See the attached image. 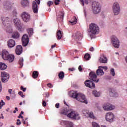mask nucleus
Returning <instances> with one entry per match:
<instances>
[{
  "label": "nucleus",
  "instance_id": "54",
  "mask_svg": "<svg viewBox=\"0 0 127 127\" xmlns=\"http://www.w3.org/2000/svg\"><path fill=\"white\" fill-rule=\"evenodd\" d=\"M68 70H69V71H75V68H68Z\"/></svg>",
  "mask_w": 127,
  "mask_h": 127
},
{
  "label": "nucleus",
  "instance_id": "51",
  "mask_svg": "<svg viewBox=\"0 0 127 127\" xmlns=\"http://www.w3.org/2000/svg\"><path fill=\"white\" fill-rule=\"evenodd\" d=\"M55 107L57 109H59V107H60V104L59 103L56 104Z\"/></svg>",
  "mask_w": 127,
  "mask_h": 127
},
{
  "label": "nucleus",
  "instance_id": "31",
  "mask_svg": "<svg viewBox=\"0 0 127 127\" xmlns=\"http://www.w3.org/2000/svg\"><path fill=\"white\" fill-rule=\"evenodd\" d=\"M87 117H88V118H90V119H92L93 120L96 119V117H95L94 113L92 111L89 112L88 113Z\"/></svg>",
  "mask_w": 127,
  "mask_h": 127
},
{
  "label": "nucleus",
  "instance_id": "21",
  "mask_svg": "<svg viewBox=\"0 0 127 127\" xmlns=\"http://www.w3.org/2000/svg\"><path fill=\"white\" fill-rule=\"evenodd\" d=\"M5 29L6 32L8 33H12V28H11V25L9 23H7V25H5Z\"/></svg>",
  "mask_w": 127,
  "mask_h": 127
},
{
  "label": "nucleus",
  "instance_id": "25",
  "mask_svg": "<svg viewBox=\"0 0 127 127\" xmlns=\"http://www.w3.org/2000/svg\"><path fill=\"white\" fill-rule=\"evenodd\" d=\"M21 4L23 7H25L29 4V1H28V0H22Z\"/></svg>",
  "mask_w": 127,
  "mask_h": 127
},
{
  "label": "nucleus",
  "instance_id": "44",
  "mask_svg": "<svg viewBox=\"0 0 127 127\" xmlns=\"http://www.w3.org/2000/svg\"><path fill=\"white\" fill-rule=\"evenodd\" d=\"M60 15L61 16V18H62V19H63V18L64 17V11H60Z\"/></svg>",
  "mask_w": 127,
  "mask_h": 127
},
{
  "label": "nucleus",
  "instance_id": "50",
  "mask_svg": "<svg viewBox=\"0 0 127 127\" xmlns=\"http://www.w3.org/2000/svg\"><path fill=\"white\" fill-rule=\"evenodd\" d=\"M20 89L23 90V92H25V91H26V88H24L23 86H21Z\"/></svg>",
  "mask_w": 127,
  "mask_h": 127
},
{
  "label": "nucleus",
  "instance_id": "40",
  "mask_svg": "<svg viewBox=\"0 0 127 127\" xmlns=\"http://www.w3.org/2000/svg\"><path fill=\"white\" fill-rule=\"evenodd\" d=\"M110 74L113 76V77H115L116 75V72H115V69L111 68L110 70Z\"/></svg>",
  "mask_w": 127,
  "mask_h": 127
},
{
  "label": "nucleus",
  "instance_id": "8",
  "mask_svg": "<svg viewBox=\"0 0 127 127\" xmlns=\"http://www.w3.org/2000/svg\"><path fill=\"white\" fill-rule=\"evenodd\" d=\"M40 0H35V1H33L32 9L34 13H38V5L37 3L38 4H40Z\"/></svg>",
  "mask_w": 127,
  "mask_h": 127
},
{
  "label": "nucleus",
  "instance_id": "24",
  "mask_svg": "<svg viewBox=\"0 0 127 127\" xmlns=\"http://www.w3.org/2000/svg\"><path fill=\"white\" fill-rule=\"evenodd\" d=\"M14 58L15 57L13 55L10 54V55L8 56L6 60L8 61L9 63H12V62H13V61H14Z\"/></svg>",
  "mask_w": 127,
  "mask_h": 127
},
{
  "label": "nucleus",
  "instance_id": "62",
  "mask_svg": "<svg viewBox=\"0 0 127 127\" xmlns=\"http://www.w3.org/2000/svg\"><path fill=\"white\" fill-rule=\"evenodd\" d=\"M6 99H7V100L8 101H9V100H10V98L9 97V96H6Z\"/></svg>",
  "mask_w": 127,
  "mask_h": 127
},
{
  "label": "nucleus",
  "instance_id": "13",
  "mask_svg": "<svg viewBox=\"0 0 127 127\" xmlns=\"http://www.w3.org/2000/svg\"><path fill=\"white\" fill-rule=\"evenodd\" d=\"M21 17L25 22H28L30 20V15L26 12H23L22 13Z\"/></svg>",
  "mask_w": 127,
  "mask_h": 127
},
{
  "label": "nucleus",
  "instance_id": "39",
  "mask_svg": "<svg viewBox=\"0 0 127 127\" xmlns=\"http://www.w3.org/2000/svg\"><path fill=\"white\" fill-rule=\"evenodd\" d=\"M91 58V56H90V54H86L84 56V59L85 60H90Z\"/></svg>",
  "mask_w": 127,
  "mask_h": 127
},
{
  "label": "nucleus",
  "instance_id": "48",
  "mask_svg": "<svg viewBox=\"0 0 127 127\" xmlns=\"http://www.w3.org/2000/svg\"><path fill=\"white\" fill-rule=\"evenodd\" d=\"M19 95L22 97V98H24V95H23V93L22 91H19L18 92Z\"/></svg>",
  "mask_w": 127,
  "mask_h": 127
},
{
  "label": "nucleus",
  "instance_id": "1",
  "mask_svg": "<svg viewBox=\"0 0 127 127\" xmlns=\"http://www.w3.org/2000/svg\"><path fill=\"white\" fill-rule=\"evenodd\" d=\"M69 96L73 99H76L77 101L81 102V103H84V104H88V101L86 99V96L84 94L78 93L77 91H71L69 93Z\"/></svg>",
  "mask_w": 127,
  "mask_h": 127
},
{
  "label": "nucleus",
  "instance_id": "29",
  "mask_svg": "<svg viewBox=\"0 0 127 127\" xmlns=\"http://www.w3.org/2000/svg\"><path fill=\"white\" fill-rule=\"evenodd\" d=\"M56 36L58 40H60L62 38V32L60 30L58 31Z\"/></svg>",
  "mask_w": 127,
  "mask_h": 127
},
{
  "label": "nucleus",
  "instance_id": "7",
  "mask_svg": "<svg viewBox=\"0 0 127 127\" xmlns=\"http://www.w3.org/2000/svg\"><path fill=\"white\" fill-rule=\"evenodd\" d=\"M89 80H90V81H92L93 82H95V83H98L100 81V79L97 78L96 72L94 71H91L89 73Z\"/></svg>",
  "mask_w": 127,
  "mask_h": 127
},
{
  "label": "nucleus",
  "instance_id": "32",
  "mask_svg": "<svg viewBox=\"0 0 127 127\" xmlns=\"http://www.w3.org/2000/svg\"><path fill=\"white\" fill-rule=\"evenodd\" d=\"M63 123L64 124V125H67V127H73V123L72 122L64 121Z\"/></svg>",
  "mask_w": 127,
  "mask_h": 127
},
{
  "label": "nucleus",
  "instance_id": "63",
  "mask_svg": "<svg viewBox=\"0 0 127 127\" xmlns=\"http://www.w3.org/2000/svg\"><path fill=\"white\" fill-rule=\"evenodd\" d=\"M83 6H84V0H80Z\"/></svg>",
  "mask_w": 127,
  "mask_h": 127
},
{
  "label": "nucleus",
  "instance_id": "16",
  "mask_svg": "<svg viewBox=\"0 0 127 127\" xmlns=\"http://www.w3.org/2000/svg\"><path fill=\"white\" fill-rule=\"evenodd\" d=\"M99 62L100 63H104V64H106L108 63V59H107V57H106L105 55L102 54L100 56Z\"/></svg>",
  "mask_w": 127,
  "mask_h": 127
},
{
  "label": "nucleus",
  "instance_id": "3",
  "mask_svg": "<svg viewBox=\"0 0 127 127\" xmlns=\"http://www.w3.org/2000/svg\"><path fill=\"white\" fill-rule=\"evenodd\" d=\"M100 32V27L97 24L92 23L89 25L88 34L91 38H93L96 34H99Z\"/></svg>",
  "mask_w": 127,
  "mask_h": 127
},
{
  "label": "nucleus",
  "instance_id": "11",
  "mask_svg": "<svg viewBox=\"0 0 127 127\" xmlns=\"http://www.w3.org/2000/svg\"><path fill=\"white\" fill-rule=\"evenodd\" d=\"M84 84L86 87H88L90 89H95L96 88V85L93 82L92 80H86L84 82Z\"/></svg>",
  "mask_w": 127,
  "mask_h": 127
},
{
  "label": "nucleus",
  "instance_id": "9",
  "mask_svg": "<svg viewBox=\"0 0 127 127\" xmlns=\"http://www.w3.org/2000/svg\"><path fill=\"white\" fill-rule=\"evenodd\" d=\"M9 79V75L6 72H1V80L2 83H6Z\"/></svg>",
  "mask_w": 127,
  "mask_h": 127
},
{
  "label": "nucleus",
  "instance_id": "22",
  "mask_svg": "<svg viewBox=\"0 0 127 127\" xmlns=\"http://www.w3.org/2000/svg\"><path fill=\"white\" fill-rule=\"evenodd\" d=\"M115 108V107L114 105H106L103 107L105 111H112V110H114Z\"/></svg>",
  "mask_w": 127,
  "mask_h": 127
},
{
  "label": "nucleus",
  "instance_id": "46",
  "mask_svg": "<svg viewBox=\"0 0 127 127\" xmlns=\"http://www.w3.org/2000/svg\"><path fill=\"white\" fill-rule=\"evenodd\" d=\"M5 105V103L3 102V100H1L0 102V106L2 107L3 106H4Z\"/></svg>",
  "mask_w": 127,
  "mask_h": 127
},
{
  "label": "nucleus",
  "instance_id": "37",
  "mask_svg": "<svg viewBox=\"0 0 127 127\" xmlns=\"http://www.w3.org/2000/svg\"><path fill=\"white\" fill-rule=\"evenodd\" d=\"M64 72L63 71H61L59 74V79H62L64 78Z\"/></svg>",
  "mask_w": 127,
  "mask_h": 127
},
{
  "label": "nucleus",
  "instance_id": "18",
  "mask_svg": "<svg viewBox=\"0 0 127 127\" xmlns=\"http://www.w3.org/2000/svg\"><path fill=\"white\" fill-rule=\"evenodd\" d=\"M7 43V46L9 48H12V47H14V46H15V41L13 39L9 40Z\"/></svg>",
  "mask_w": 127,
  "mask_h": 127
},
{
  "label": "nucleus",
  "instance_id": "14",
  "mask_svg": "<svg viewBox=\"0 0 127 127\" xmlns=\"http://www.w3.org/2000/svg\"><path fill=\"white\" fill-rule=\"evenodd\" d=\"M22 42L23 46H27V44L29 42V39L28 38V36L26 34L23 35L22 37Z\"/></svg>",
  "mask_w": 127,
  "mask_h": 127
},
{
  "label": "nucleus",
  "instance_id": "17",
  "mask_svg": "<svg viewBox=\"0 0 127 127\" xmlns=\"http://www.w3.org/2000/svg\"><path fill=\"white\" fill-rule=\"evenodd\" d=\"M9 53L6 50H3L1 53V56L3 60H6L7 58L9 56Z\"/></svg>",
  "mask_w": 127,
  "mask_h": 127
},
{
  "label": "nucleus",
  "instance_id": "41",
  "mask_svg": "<svg viewBox=\"0 0 127 127\" xmlns=\"http://www.w3.org/2000/svg\"><path fill=\"white\" fill-rule=\"evenodd\" d=\"M98 68H100L101 70H104L105 71H107L108 70V66H100Z\"/></svg>",
  "mask_w": 127,
  "mask_h": 127
},
{
  "label": "nucleus",
  "instance_id": "42",
  "mask_svg": "<svg viewBox=\"0 0 127 127\" xmlns=\"http://www.w3.org/2000/svg\"><path fill=\"white\" fill-rule=\"evenodd\" d=\"M89 111L86 110H83L82 113L85 115V116H88Z\"/></svg>",
  "mask_w": 127,
  "mask_h": 127
},
{
  "label": "nucleus",
  "instance_id": "58",
  "mask_svg": "<svg viewBox=\"0 0 127 127\" xmlns=\"http://www.w3.org/2000/svg\"><path fill=\"white\" fill-rule=\"evenodd\" d=\"M18 119H23V116H21V114H19V116L18 117Z\"/></svg>",
  "mask_w": 127,
  "mask_h": 127
},
{
  "label": "nucleus",
  "instance_id": "4",
  "mask_svg": "<svg viewBox=\"0 0 127 127\" xmlns=\"http://www.w3.org/2000/svg\"><path fill=\"white\" fill-rule=\"evenodd\" d=\"M112 10L114 15H119L121 12V6L118 2H115L112 6Z\"/></svg>",
  "mask_w": 127,
  "mask_h": 127
},
{
  "label": "nucleus",
  "instance_id": "64",
  "mask_svg": "<svg viewBox=\"0 0 127 127\" xmlns=\"http://www.w3.org/2000/svg\"><path fill=\"white\" fill-rule=\"evenodd\" d=\"M54 47H56V44H55L54 45H52L51 47L52 48H54Z\"/></svg>",
  "mask_w": 127,
  "mask_h": 127
},
{
  "label": "nucleus",
  "instance_id": "10",
  "mask_svg": "<svg viewBox=\"0 0 127 127\" xmlns=\"http://www.w3.org/2000/svg\"><path fill=\"white\" fill-rule=\"evenodd\" d=\"M114 119H115V115L111 112L107 113L106 115V120L109 123H113L114 122Z\"/></svg>",
  "mask_w": 127,
  "mask_h": 127
},
{
  "label": "nucleus",
  "instance_id": "30",
  "mask_svg": "<svg viewBox=\"0 0 127 127\" xmlns=\"http://www.w3.org/2000/svg\"><path fill=\"white\" fill-rule=\"evenodd\" d=\"M7 66L5 64L1 63L0 64V70H5Z\"/></svg>",
  "mask_w": 127,
  "mask_h": 127
},
{
  "label": "nucleus",
  "instance_id": "38",
  "mask_svg": "<svg viewBox=\"0 0 127 127\" xmlns=\"http://www.w3.org/2000/svg\"><path fill=\"white\" fill-rule=\"evenodd\" d=\"M23 58H20L19 59V64L20 65V66H21V68L22 67V66H23Z\"/></svg>",
  "mask_w": 127,
  "mask_h": 127
},
{
  "label": "nucleus",
  "instance_id": "43",
  "mask_svg": "<svg viewBox=\"0 0 127 127\" xmlns=\"http://www.w3.org/2000/svg\"><path fill=\"white\" fill-rule=\"evenodd\" d=\"M92 127H100V126L98 124H97L96 123L93 122L92 123Z\"/></svg>",
  "mask_w": 127,
  "mask_h": 127
},
{
  "label": "nucleus",
  "instance_id": "52",
  "mask_svg": "<svg viewBox=\"0 0 127 127\" xmlns=\"http://www.w3.org/2000/svg\"><path fill=\"white\" fill-rule=\"evenodd\" d=\"M78 70L79 72H81L82 70H83V68H82V66L81 65H79L78 67Z\"/></svg>",
  "mask_w": 127,
  "mask_h": 127
},
{
  "label": "nucleus",
  "instance_id": "15",
  "mask_svg": "<svg viewBox=\"0 0 127 127\" xmlns=\"http://www.w3.org/2000/svg\"><path fill=\"white\" fill-rule=\"evenodd\" d=\"M1 20L4 26L7 25V23H9V24H11V23L10 18H8V17H2Z\"/></svg>",
  "mask_w": 127,
  "mask_h": 127
},
{
  "label": "nucleus",
  "instance_id": "53",
  "mask_svg": "<svg viewBox=\"0 0 127 127\" xmlns=\"http://www.w3.org/2000/svg\"><path fill=\"white\" fill-rule=\"evenodd\" d=\"M43 106H44V107H46V101H45V100L43 101Z\"/></svg>",
  "mask_w": 127,
  "mask_h": 127
},
{
  "label": "nucleus",
  "instance_id": "57",
  "mask_svg": "<svg viewBox=\"0 0 127 127\" xmlns=\"http://www.w3.org/2000/svg\"><path fill=\"white\" fill-rule=\"evenodd\" d=\"M90 51H91V52H93V51H94V50H95V49H94V47H91L90 49Z\"/></svg>",
  "mask_w": 127,
  "mask_h": 127
},
{
  "label": "nucleus",
  "instance_id": "59",
  "mask_svg": "<svg viewBox=\"0 0 127 127\" xmlns=\"http://www.w3.org/2000/svg\"><path fill=\"white\" fill-rule=\"evenodd\" d=\"M16 124L17 125V126H20V125H21V122H16Z\"/></svg>",
  "mask_w": 127,
  "mask_h": 127
},
{
  "label": "nucleus",
  "instance_id": "27",
  "mask_svg": "<svg viewBox=\"0 0 127 127\" xmlns=\"http://www.w3.org/2000/svg\"><path fill=\"white\" fill-rule=\"evenodd\" d=\"M76 40H82V38H83V36L82 35V33L79 32H77L76 34Z\"/></svg>",
  "mask_w": 127,
  "mask_h": 127
},
{
  "label": "nucleus",
  "instance_id": "26",
  "mask_svg": "<svg viewBox=\"0 0 127 127\" xmlns=\"http://www.w3.org/2000/svg\"><path fill=\"white\" fill-rule=\"evenodd\" d=\"M96 74L97 76H103L105 74V72H104V70L101 69V68H98L96 70Z\"/></svg>",
  "mask_w": 127,
  "mask_h": 127
},
{
  "label": "nucleus",
  "instance_id": "60",
  "mask_svg": "<svg viewBox=\"0 0 127 127\" xmlns=\"http://www.w3.org/2000/svg\"><path fill=\"white\" fill-rule=\"evenodd\" d=\"M0 119H2V120L4 119V117H3V115L2 114H1V117H0Z\"/></svg>",
  "mask_w": 127,
  "mask_h": 127
},
{
  "label": "nucleus",
  "instance_id": "56",
  "mask_svg": "<svg viewBox=\"0 0 127 127\" xmlns=\"http://www.w3.org/2000/svg\"><path fill=\"white\" fill-rule=\"evenodd\" d=\"M48 87H49V88H52V84H51V83H49L47 84Z\"/></svg>",
  "mask_w": 127,
  "mask_h": 127
},
{
  "label": "nucleus",
  "instance_id": "47",
  "mask_svg": "<svg viewBox=\"0 0 127 127\" xmlns=\"http://www.w3.org/2000/svg\"><path fill=\"white\" fill-rule=\"evenodd\" d=\"M47 4H48V6H51V5L52 4H53V1H49L47 2Z\"/></svg>",
  "mask_w": 127,
  "mask_h": 127
},
{
  "label": "nucleus",
  "instance_id": "55",
  "mask_svg": "<svg viewBox=\"0 0 127 127\" xmlns=\"http://www.w3.org/2000/svg\"><path fill=\"white\" fill-rule=\"evenodd\" d=\"M2 90V86H1V82L0 81V92Z\"/></svg>",
  "mask_w": 127,
  "mask_h": 127
},
{
  "label": "nucleus",
  "instance_id": "28",
  "mask_svg": "<svg viewBox=\"0 0 127 127\" xmlns=\"http://www.w3.org/2000/svg\"><path fill=\"white\" fill-rule=\"evenodd\" d=\"M19 33L18 32L15 31L12 34V38L14 39H17V38H19Z\"/></svg>",
  "mask_w": 127,
  "mask_h": 127
},
{
  "label": "nucleus",
  "instance_id": "19",
  "mask_svg": "<svg viewBox=\"0 0 127 127\" xmlns=\"http://www.w3.org/2000/svg\"><path fill=\"white\" fill-rule=\"evenodd\" d=\"M12 5V3L10 1H6L4 2V7L6 9H10Z\"/></svg>",
  "mask_w": 127,
  "mask_h": 127
},
{
  "label": "nucleus",
  "instance_id": "2",
  "mask_svg": "<svg viewBox=\"0 0 127 127\" xmlns=\"http://www.w3.org/2000/svg\"><path fill=\"white\" fill-rule=\"evenodd\" d=\"M61 115H67L68 118L69 119H72V120H80L81 119V117L80 116V114L79 113L72 111H71L67 108H64L61 112Z\"/></svg>",
  "mask_w": 127,
  "mask_h": 127
},
{
  "label": "nucleus",
  "instance_id": "61",
  "mask_svg": "<svg viewBox=\"0 0 127 127\" xmlns=\"http://www.w3.org/2000/svg\"><path fill=\"white\" fill-rule=\"evenodd\" d=\"M8 92L9 94H11V92H12V89H9Z\"/></svg>",
  "mask_w": 127,
  "mask_h": 127
},
{
  "label": "nucleus",
  "instance_id": "6",
  "mask_svg": "<svg viewBox=\"0 0 127 127\" xmlns=\"http://www.w3.org/2000/svg\"><path fill=\"white\" fill-rule=\"evenodd\" d=\"M14 23L15 27H16L19 31H23V30H24V29H23L22 26H21V22H20L19 19H14Z\"/></svg>",
  "mask_w": 127,
  "mask_h": 127
},
{
  "label": "nucleus",
  "instance_id": "12",
  "mask_svg": "<svg viewBox=\"0 0 127 127\" xmlns=\"http://www.w3.org/2000/svg\"><path fill=\"white\" fill-rule=\"evenodd\" d=\"M112 43L115 48H119L120 47V41L117 37H113L112 38Z\"/></svg>",
  "mask_w": 127,
  "mask_h": 127
},
{
  "label": "nucleus",
  "instance_id": "34",
  "mask_svg": "<svg viewBox=\"0 0 127 127\" xmlns=\"http://www.w3.org/2000/svg\"><path fill=\"white\" fill-rule=\"evenodd\" d=\"M38 77V71H34L32 73V77L34 79H36Z\"/></svg>",
  "mask_w": 127,
  "mask_h": 127
},
{
  "label": "nucleus",
  "instance_id": "45",
  "mask_svg": "<svg viewBox=\"0 0 127 127\" xmlns=\"http://www.w3.org/2000/svg\"><path fill=\"white\" fill-rule=\"evenodd\" d=\"M12 14H13V16H16V14H17V12L16 11V10L15 9L13 10Z\"/></svg>",
  "mask_w": 127,
  "mask_h": 127
},
{
  "label": "nucleus",
  "instance_id": "5",
  "mask_svg": "<svg viewBox=\"0 0 127 127\" xmlns=\"http://www.w3.org/2000/svg\"><path fill=\"white\" fill-rule=\"evenodd\" d=\"M92 10L93 11V13L95 14H97V13H100V11H101V6L100 5V3L99 2H93Z\"/></svg>",
  "mask_w": 127,
  "mask_h": 127
},
{
  "label": "nucleus",
  "instance_id": "20",
  "mask_svg": "<svg viewBox=\"0 0 127 127\" xmlns=\"http://www.w3.org/2000/svg\"><path fill=\"white\" fill-rule=\"evenodd\" d=\"M22 46L20 45L17 46L16 47L15 52L17 55H20L22 53Z\"/></svg>",
  "mask_w": 127,
  "mask_h": 127
},
{
  "label": "nucleus",
  "instance_id": "36",
  "mask_svg": "<svg viewBox=\"0 0 127 127\" xmlns=\"http://www.w3.org/2000/svg\"><path fill=\"white\" fill-rule=\"evenodd\" d=\"M27 32L29 36H32L33 34V29L30 28L27 29Z\"/></svg>",
  "mask_w": 127,
  "mask_h": 127
},
{
  "label": "nucleus",
  "instance_id": "35",
  "mask_svg": "<svg viewBox=\"0 0 127 127\" xmlns=\"http://www.w3.org/2000/svg\"><path fill=\"white\" fill-rule=\"evenodd\" d=\"M69 22L72 25L76 24V23H77V18L74 16L71 21H69Z\"/></svg>",
  "mask_w": 127,
  "mask_h": 127
},
{
  "label": "nucleus",
  "instance_id": "23",
  "mask_svg": "<svg viewBox=\"0 0 127 127\" xmlns=\"http://www.w3.org/2000/svg\"><path fill=\"white\" fill-rule=\"evenodd\" d=\"M109 93L111 97H114L115 98H116V97H118L119 96V94L116 92L115 90H114V89H110Z\"/></svg>",
  "mask_w": 127,
  "mask_h": 127
},
{
  "label": "nucleus",
  "instance_id": "49",
  "mask_svg": "<svg viewBox=\"0 0 127 127\" xmlns=\"http://www.w3.org/2000/svg\"><path fill=\"white\" fill-rule=\"evenodd\" d=\"M60 2V0H55V4L57 5L59 4V3Z\"/></svg>",
  "mask_w": 127,
  "mask_h": 127
},
{
  "label": "nucleus",
  "instance_id": "33",
  "mask_svg": "<svg viewBox=\"0 0 127 127\" xmlns=\"http://www.w3.org/2000/svg\"><path fill=\"white\" fill-rule=\"evenodd\" d=\"M93 95H94L95 97H100V96H101V93L97 90H94L93 91Z\"/></svg>",
  "mask_w": 127,
  "mask_h": 127
}]
</instances>
